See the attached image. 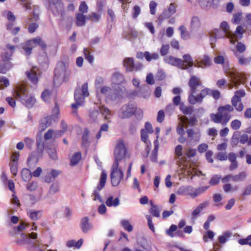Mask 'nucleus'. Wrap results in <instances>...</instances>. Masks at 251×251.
I'll list each match as a JSON object with an SVG mask.
<instances>
[{"label": "nucleus", "instance_id": "obj_1", "mask_svg": "<svg viewBox=\"0 0 251 251\" xmlns=\"http://www.w3.org/2000/svg\"><path fill=\"white\" fill-rule=\"evenodd\" d=\"M245 95L246 93L244 90L236 91L231 100V105L227 104L219 106L217 113L210 115L211 120L215 124L226 126L232 117L230 113L234 111V107L238 112L243 110L244 105L241 102V98Z\"/></svg>", "mask_w": 251, "mask_h": 251}, {"label": "nucleus", "instance_id": "obj_2", "mask_svg": "<svg viewBox=\"0 0 251 251\" xmlns=\"http://www.w3.org/2000/svg\"><path fill=\"white\" fill-rule=\"evenodd\" d=\"M13 95L28 108H32L36 101L34 96L29 94L27 89L24 85H18L14 91Z\"/></svg>", "mask_w": 251, "mask_h": 251}, {"label": "nucleus", "instance_id": "obj_3", "mask_svg": "<svg viewBox=\"0 0 251 251\" xmlns=\"http://www.w3.org/2000/svg\"><path fill=\"white\" fill-rule=\"evenodd\" d=\"M224 72L226 76L230 78V81L232 83V84H228L229 89H231L234 86L237 87L243 82V74L233 67L225 66L224 67Z\"/></svg>", "mask_w": 251, "mask_h": 251}, {"label": "nucleus", "instance_id": "obj_4", "mask_svg": "<svg viewBox=\"0 0 251 251\" xmlns=\"http://www.w3.org/2000/svg\"><path fill=\"white\" fill-rule=\"evenodd\" d=\"M37 46H40L42 50H45L47 47L45 41L40 37L27 40L21 45L25 54L28 56L32 53V49Z\"/></svg>", "mask_w": 251, "mask_h": 251}, {"label": "nucleus", "instance_id": "obj_5", "mask_svg": "<svg viewBox=\"0 0 251 251\" xmlns=\"http://www.w3.org/2000/svg\"><path fill=\"white\" fill-rule=\"evenodd\" d=\"M126 149L124 141L122 139H119L116 141V146L114 151V162L119 164L120 161H122L126 155Z\"/></svg>", "mask_w": 251, "mask_h": 251}, {"label": "nucleus", "instance_id": "obj_6", "mask_svg": "<svg viewBox=\"0 0 251 251\" xmlns=\"http://www.w3.org/2000/svg\"><path fill=\"white\" fill-rule=\"evenodd\" d=\"M124 173L122 171L119 164L117 163H113L111 167V171L110 174V178L111 184L113 186H118L121 179L123 178Z\"/></svg>", "mask_w": 251, "mask_h": 251}, {"label": "nucleus", "instance_id": "obj_7", "mask_svg": "<svg viewBox=\"0 0 251 251\" xmlns=\"http://www.w3.org/2000/svg\"><path fill=\"white\" fill-rule=\"evenodd\" d=\"M99 110H93L90 113V120L93 122L98 120L100 117V113L104 117L105 120H108L111 116L110 110L106 107L102 105L99 107Z\"/></svg>", "mask_w": 251, "mask_h": 251}, {"label": "nucleus", "instance_id": "obj_8", "mask_svg": "<svg viewBox=\"0 0 251 251\" xmlns=\"http://www.w3.org/2000/svg\"><path fill=\"white\" fill-rule=\"evenodd\" d=\"M71 75V71L67 69L63 62H59L54 70L55 79L61 78L64 81H67Z\"/></svg>", "mask_w": 251, "mask_h": 251}, {"label": "nucleus", "instance_id": "obj_9", "mask_svg": "<svg viewBox=\"0 0 251 251\" xmlns=\"http://www.w3.org/2000/svg\"><path fill=\"white\" fill-rule=\"evenodd\" d=\"M137 110L136 106L131 103L125 104L120 108L118 115L122 119L129 118L133 115Z\"/></svg>", "mask_w": 251, "mask_h": 251}, {"label": "nucleus", "instance_id": "obj_10", "mask_svg": "<svg viewBox=\"0 0 251 251\" xmlns=\"http://www.w3.org/2000/svg\"><path fill=\"white\" fill-rule=\"evenodd\" d=\"M188 84L190 88L189 95H194L202 88V83L200 78L196 76L193 75L191 77Z\"/></svg>", "mask_w": 251, "mask_h": 251}, {"label": "nucleus", "instance_id": "obj_11", "mask_svg": "<svg viewBox=\"0 0 251 251\" xmlns=\"http://www.w3.org/2000/svg\"><path fill=\"white\" fill-rule=\"evenodd\" d=\"M211 90L208 88H204L201 90L200 94L195 96L193 95H189L188 101L191 104H195L196 103H201L203 99L206 96L210 95Z\"/></svg>", "mask_w": 251, "mask_h": 251}, {"label": "nucleus", "instance_id": "obj_12", "mask_svg": "<svg viewBox=\"0 0 251 251\" xmlns=\"http://www.w3.org/2000/svg\"><path fill=\"white\" fill-rule=\"evenodd\" d=\"M107 178V174L104 171H102L100 180V183L97 186L96 189L94 191L93 195L95 196L94 201L99 200L100 202L102 201V198L99 193V191H100L104 186Z\"/></svg>", "mask_w": 251, "mask_h": 251}, {"label": "nucleus", "instance_id": "obj_13", "mask_svg": "<svg viewBox=\"0 0 251 251\" xmlns=\"http://www.w3.org/2000/svg\"><path fill=\"white\" fill-rule=\"evenodd\" d=\"M175 154L177 156L176 164L180 168V169H185L184 162L186 160V158L185 156H182V146L181 145H179L176 147Z\"/></svg>", "mask_w": 251, "mask_h": 251}, {"label": "nucleus", "instance_id": "obj_14", "mask_svg": "<svg viewBox=\"0 0 251 251\" xmlns=\"http://www.w3.org/2000/svg\"><path fill=\"white\" fill-rule=\"evenodd\" d=\"M220 28L222 29L224 34L223 35L220 36L217 33L216 34L217 38H222L225 36L230 38V42L231 44H234L235 41L232 39V34L230 32L229 26L226 22L224 21L220 24Z\"/></svg>", "mask_w": 251, "mask_h": 251}, {"label": "nucleus", "instance_id": "obj_15", "mask_svg": "<svg viewBox=\"0 0 251 251\" xmlns=\"http://www.w3.org/2000/svg\"><path fill=\"white\" fill-rule=\"evenodd\" d=\"M164 61L165 63L177 67L181 69L184 68L181 59L175 57L172 55H168L164 57Z\"/></svg>", "mask_w": 251, "mask_h": 251}, {"label": "nucleus", "instance_id": "obj_16", "mask_svg": "<svg viewBox=\"0 0 251 251\" xmlns=\"http://www.w3.org/2000/svg\"><path fill=\"white\" fill-rule=\"evenodd\" d=\"M100 92L111 100H115L118 97L117 93L108 87L104 86L102 87L100 89Z\"/></svg>", "mask_w": 251, "mask_h": 251}, {"label": "nucleus", "instance_id": "obj_17", "mask_svg": "<svg viewBox=\"0 0 251 251\" xmlns=\"http://www.w3.org/2000/svg\"><path fill=\"white\" fill-rule=\"evenodd\" d=\"M80 228L84 233H87L88 231H91L93 227L92 223L89 221L88 217H83L80 222Z\"/></svg>", "mask_w": 251, "mask_h": 251}, {"label": "nucleus", "instance_id": "obj_18", "mask_svg": "<svg viewBox=\"0 0 251 251\" xmlns=\"http://www.w3.org/2000/svg\"><path fill=\"white\" fill-rule=\"evenodd\" d=\"M211 65V60L210 58L204 55L201 60H196L195 61V67L205 68L209 67Z\"/></svg>", "mask_w": 251, "mask_h": 251}, {"label": "nucleus", "instance_id": "obj_19", "mask_svg": "<svg viewBox=\"0 0 251 251\" xmlns=\"http://www.w3.org/2000/svg\"><path fill=\"white\" fill-rule=\"evenodd\" d=\"M176 11V6L175 3H171L168 8L167 10H165L162 14L160 16L159 19L163 20L165 19L170 18L173 15Z\"/></svg>", "mask_w": 251, "mask_h": 251}, {"label": "nucleus", "instance_id": "obj_20", "mask_svg": "<svg viewBox=\"0 0 251 251\" xmlns=\"http://www.w3.org/2000/svg\"><path fill=\"white\" fill-rule=\"evenodd\" d=\"M52 124V118L51 117H47L41 120L39 126V130L40 132L44 131L48 126Z\"/></svg>", "mask_w": 251, "mask_h": 251}, {"label": "nucleus", "instance_id": "obj_21", "mask_svg": "<svg viewBox=\"0 0 251 251\" xmlns=\"http://www.w3.org/2000/svg\"><path fill=\"white\" fill-rule=\"evenodd\" d=\"M26 75L28 79L34 84H36L38 79L37 76L36 68L32 67L31 69L26 72Z\"/></svg>", "mask_w": 251, "mask_h": 251}, {"label": "nucleus", "instance_id": "obj_22", "mask_svg": "<svg viewBox=\"0 0 251 251\" xmlns=\"http://www.w3.org/2000/svg\"><path fill=\"white\" fill-rule=\"evenodd\" d=\"M182 58V64L184 66V68L182 70L188 69L189 67H191L194 65L193 59L191 55L189 54H184L183 55Z\"/></svg>", "mask_w": 251, "mask_h": 251}, {"label": "nucleus", "instance_id": "obj_23", "mask_svg": "<svg viewBox=\"0 0 251 251\" xmlns=\"http://www.w3.org/2000/svg\"><path fill=\"white\" fill-rule=\"evenodd\" d=\"M39 160V157L37 153L33 152L29 156L27 159V165L30 168L34 167Z\"/></svg>", "mask_w": 251, "mask_h": 251}, {"label": "nucleus", "instance_id": "obj_24", "mask_svg": "<svg viewBox=\"0 0 251 251\" xmlns=\"http://www.w3.org/2000/svg\"><path fill=\"white\" fill-rule=\"evenodd\" d=\"M201 5L203 8H206L208 7L213 6V7H216L220 0H199Z\"/></svg>", "mask_w": 251, "mask_h": 251}, {"label": "nucleus", "instance_id": "obj_25", "mask_svg": "<svg viewBox=\"0 0 251 251\" xmlns=\"http://www.w3.org/2000/svg\"><path fill=\"white\" fill-rule=\"evenodd\" d=\"M27 214L31 220L33 221H37L41 217L42 215V212L41 210L35 211L34 210L29 209L27 211Z\"/></svg>", "mask_w": 251, "mask_h": 251}, {"label": "nucleus", "instance_id": "obj_26", "mask_svg": "<svg viewBox=\"0 0 251 251\" xmlns=\"http://www.w3.org/2000/svg\"><path fill=\"white\" fill-rule=\"evenodd\" d=\"M75 18V25L77 26H84L86 24V20L88 19L85 15L80 13L76 14Z\"/></svg>", "mask_w": 251, "mask_h": 251}, {"label": "nucleus", "instance_id": "obj_27", "mask_svg": "<svg viewBox=\"0 0 251 251\" xmlns=\"http://www.w3.org/2000/svg\"><path fill=\"white\" fill-rule=\"evenodd\" d=\"M61 172L58 170H52L50 174L47 175L45 177V181L47 183H50L53 181L54 179L58 176Z\"/></svg>", "mask_w": 251, "mask_h": 251}, {"label": "nucleus", "instance_id": "obj_28", "mask_svg": "<svg viewBox=\"0 0 251 251\" xmlns=\"http://www.w3.org/2000/svg\"><path fill=\"white\" fill-rule=\"evenodd\" d=\"M209 204L208 201L200 203L199 206L192 212V215L193 219H196L202 211L203 208L207 207Z\"/></svg>", "mask_w": 251, "mask_h": 251}, {"label": "nucleus", "instance_id": "obj_29", "mask_svg": "<svg viewBox=\"0 0 251 251\" xmlns=\"http://www.w3.org/2000/svg\"><path fill=\"white\" fill-rule=\"evenodd\" d=\"M124 65L128 72H131L134 70V63L133 58L131 57L125 58L124 61Z\"/></svg>", "mask_w": 251, "mask_h": 251}, {"label": "nucleus", "instance_id": "obj_30", "mask_svg": "<svg viewBox=\"0 0 251 251\" xmlns=\"http://www.w3.org/2000/svg\"><path fill=\"white\" fill-rule=\"evenodd\" d=\"M232 232L230 231H226L219 236L218 238L219 242L221 244H224L232 236Z\"/></svg>", "mask_w": 251, "mask_h": 251}, {"label": "nucleus", "instance_id": "obj_31", "mask_svg": "<svg viewBox=\"0 0 251 251\" xmlns=\"http://www.w3.org/2000/svg\"><path fill=\"white\" fill-rule=\"evenodd\" d=\"M188 138L192 140L194 137L199 139L201 137V133L199 130H195L194 129L189 128L186 130Z\"/></svg>", "mask_w": 251, "mask_h": 251}, {"label": "nucleus", "instance_id": "obj_32", "mask_svg": "<svg viewBox=\"0 0 251 251\" xmlns=\"http://www.w3.org/2000/svg\"><path fill=\"white\" fill-rule=\"evenodd\" d=\"M200 26L201 23L199 18L197 16L193 17L191 19L190 25L191 31H194L198 29Z\"/></svg>", "mask_w": 251, "mask_h": 251}, {"label": "nucleus", "instance_id": "obj_33", "mask_svg": "<svg viewBox=\"0 0 251 251\" xmlns=\"http://www.w3.org/2000/svg\"><path fill=\"white\" fill-rule=\"evenodd\" d=\"M105 203L108 207H116L119 205L120 200L118 198L114 199L112 196H111L107 199Z\"/></svg>", "mask_w": 251, "mask_h": 251}, {"label": "nucleus", "instance_id": "obj_34", "mask_svg": "<svg viewBox=\"0 0 251 251\" xmlns=\"http://www.w3.org/2000/svg\"><path fill=\"white\" fill-rule=\"evenodd\" d=\"M75 99L78 103H83L84 102L85 97L83 96V94L81 93L80 88H77L75 92Z\"/></svg>", "mask_w": 251, "mask_h": 251}, {"label": "nucleus", "instance_id": "obj_35", "mask_svg": "<svg viewBox=\"0 0 251 251\" xmlns=\"http://www.w3.org/2000/svg\"><path fill=\"white\" fill-rule=\"evenodd\" d=\"M12 67L11 64L8 61H2L0 62V73L5 74Z\"/></svg>", "mask_w": 251, "mask_h": 251}, {"label": "nucleus", "instance_id": "obj_36", "mask_svg": "<svg viewBox=\"0 0 251 251\" xmlns=\"http://www.w3.org/2000/svg\"><path fill=\"white\" fill-rule=\"evenodd\" d=\"M154 148L151 156V159L153 162H156L157 158V152L159 148V144L157 140H155L154 142Z\"/></svg>", "mask_w": 251, "mask_h": 251}, {"label": "nucleus", "instance_id": "obj_37", "mask_svg": "<svg viewBox=\"0 0 251 251\" xmlns=\"http://www.w3.org/2000/svg\"><path fill=\"white\" fill-rule=\"evenodd\" d=\"M21 176L22 179L25 181L29 180L32 177L31 172L27 168H24L22 170Z\"/></svg>", "mask_w": 251, "mask_h": 251}, {"label": "nucleus", "instance_id": "obj_38", "mask_svg": "<svg viewBox=\"0 0 251 251\" xmlns=\"http://www.w3.org/2000/svg\"><path fill=\"white\" fill-rule=\"evenodd\" d=\"M246 173L245 172H242L238 175H232V180L234 182L242 181L246 179Z\"/></svg>", "mask_w": 251, "mask_h": 251}, {"label": "nucleus", "instance_id": "obj_39", "mask_svg": "<svg viewBox=\"0 0 251 251\" xmlns=\"http://www.w3.org/2000/svg\"><path fill=\"white\" fill-rule=\"evenodd\" d=\"M145 59L148 62L157 60L159 58V54L156 52L150 53L149 51H145Z\"/></svg>", "mask_w": 251, "mask_h": 251}, {"label": "nucleus", "instance_id": "obj_40", "mask_svg": "<svg viewBox=\"0 0 251 251\" xmlns=\"http://www.w3.org/2000/svg\"><path fill=\"white\" fill-rule=\"evenodd\" d=\"M81 158V154L80 152L75 153L71 159V165L75 166L78 163Z\"/></svg>", "mask_w": 251, "mask_h": 251}, {"label": "nucleus", "instance_id": "obj_41", "mask_svg": "<svg viewBox=\"0 0 251 251\" xmlns=\"http://www.w3.org/2000/svg\"><path fill=\"white\" fill-rule=\"evenodd\" d=\"M89 131L87 128L84 130L82 137V145L84 147H87L89 145L88 137Z\"/></svg>", "mask_w": 251, "mask_h": 251}, {"label": "nucleus", "instance_id": "obj_42", "mask_svg": "<svg viewBox=\"0 0 251 251\" xmlns=\"http://www.w3.org/2000/svg\"><path fill=\"white\" fill-rule=\"evenodd\" d=\"M208 186H202L197 189L195 188V192L191 194V198H195L199 195L204 193L208 188Z\"/></svg>", "mask_w": 251, "mask_h": 251}, {"label": "nucleus", "instance_id": "obj_43", "mask_svg": "<svg viewBox=\"0 0 251 251\" xmlns=\"http://www.w3.org/2000/svg\"><path fill=\"white\" fill-rule=\"evenodd\" d=\"M179 30L180 31L181 37L184 40H187L190 37V34L187 31L185 27L181 25L179 27Z\"/></svg>", "mask_w": 251, "mask_h": 251}, {"label": "nucleus", "instance_id": "obj_44", "mask_svg": "<svg viewBox=\"0 0 251 251\" xmlns=\"http://www.w3.org/2000/svg\"><path fill=\"white\" fill-rule=\"evenodd\" d=\"M150 212L151 215L156 217L160 216V210L156 205L153 204L151 202V207L150 209Z\"/></svg>", "mask_w": 251, "mask_h": 251}, {"label": "nucleus", "instance_id": "obj_45", "mask_svg": "<svg viewBox=\"0 0 251 251\" xmlns=\"http://www.w3.org/2000/svg\"><path fill=\"white\" fill-rule=\"evenodd\" d=\"M245 31V30L242 26H238L235 31V34H232V39H233L234 36H236V38H242L243 37L242 34Z\"/></svg>", "mask_w": 251, "mask_h": 251}, {"label": "nucleus", "instance_id": "obj_46", "mask_svg": "<svg viewBox=\"0 0 251 251\" xmlns=\"http://www.w3.org/2000/svg\"><path fill=\"white\" fill-rule=\"evenodd\" d=\"M121 224L125 229L128 232H131L133 230V226H131L129 222L127 220H122L121 221Z\"/></svg>", "mask_w": 251, "mask_h": 251}, {"label": "nucleus", "instance_id": "obj_47", "mask_svg": "<svg viewBox=\"0 0 251 251\" xmlns=\"http://www.w3.org/2000/svg\"><path fill=\"white\" fill-rule=\"evenodd\" d=\"M215 235V233L211 231L208 230L204 234L203 236V240L205 242H207L208 241V239H209L210 240H212L214 238V237Z\"/></svg>", "mask_w": 251, "mask_h": 251}, {"label": "nucleus", "instance_id": "obj_48", "mask_svg": "<svg viewBox=\"0 0 251 251\" xmlns=\"http://www.w3.org/2000/svg\"><path fill=\"white\" fill-rule=\"evenodd\" d=\"M112 79L115 84H120L123 82L124 78L121 74L116 73L113 75Z\"/></svg>", "mask_w": 251, "mask_h": 251}, {"label": "nucleus", "instance_id": "obj_49", "mask_svg": "<svg viewBox=\"0 0 251 251\" xmlns=\"http://www.w3.org/2000/svg\"><path fill=\"white\" fill-rule=\"evenodd\" d=\"M180 109L184 114H191L193 112V107L191 106H187L184 104H181L180 107Z\"/></svg>", "mask_w": 251, "mask_h": 251}, {"label": "nucleus", "instance_id": "obj_50", "mask_svg": "<svg viewBox=\"0 0 251 251\" xmlns=\"http://www.w3.org/2000/svg\"><path fill=\"white\" fill-rule=\"evenodd\" d=\"M238 61L240 65H246L249 64L251 61V57L245 58L243 56H239L238 57Z\"/></svg>", "mask_w": 251, "mask_h": 251}, {"label": "nucleus", "instance_id": "obj_51", "mask_svg": "<svg viewBox=\"0 0 251 251\" xmlns=\"http://www.w3.org/2000/svg\"><path fill=\"white\" fill-rule=\"evenodd\" d=\"M230 126L232 129L238 130L241 126V122L239 120H234L231 122Z\"/></svg>", "mask_w": 251, "mask_h": 251}, {"label": "nucleus", "instance_id": "obj_52", "mask_svg": "<svg viewBox=\"0 0 251 251\" xmlns=\"http://www.w3.org/2000/svg\"><path fill=\"white\" fill-rule=\"evenodd\" d=\"M223 188L226 193H228L230 191H236L238 189V186H236L233 187L229 183L226 184L224 185Z\"/></svg>", "mask_w": 251, "mask_h": 251}, {"label": "nucleus", "instance_id": "obj_53", "mask_svg": "<svg viewBox=\"0 0 251 251\" xmlns=\"http://www.w3.org/2000/svg\"><path fill=\"white\" fill-rule=\"evenodd\" d=\"M216 158L220 161H225L227 159V155L226 152H219L216 155Z\"/></svg>", "mask_w": 251, "mask_h": 251}, {"label": "nucleus", "instance_id": "obj_54", "mask_svg": "<svg viewBox=\"0 0 251 251\" xmlns=\"http://www.w3.org/2000/svg\"><path fill=\"white\" fill-rule=\"evenodd\" d=\"M242 18V12H238L233 15L232 23L238 24Z\"/></svg>", "mask_w": 251, "mask_h": 251}, {"label": "nucleus", "instance_id": "obj_55", "mask_svg": "<svg viewBox=\"0 0 251 251\" xmlns=\"http://www.w3.org/2000/svg\"><path fill=\"white\" fill-rule=\"evenodd\" d=\"M48 154L50 157L54 160H56L57 158V152L55 149L50 148L48 150Z\"/></svg>", "mask_w": 251, "mask_h": 251}, {"label": "nucleus", "instance_id": "obj_56", "mask_svg": "<svg viewBox=\"0 0 251 251\" xmlns=\"http://www.w3.org/2000/svg\"><path fill=\"white\" fill-rule=\"evenodd\" d=\"M100 18V15L96 13H93L89 15L87 17V19L91 20L93 22H98L99 21Z\"/></svg>", "mask_w": 251, "mask_h": 251}, {"label": "nucleus", "instance_id": "obj_57", "mask_svg": "<svg viewBox=\"0 0 251 251\" xmlns=\"http://www.w3.org/2000/svg\"><path fill=\"white\" fill-rule=\"evenodd\" d=\"M170 46L169 45H163L160 50V52L161 55L164 56L168 54Z\"/></svg>", "mask_w": 251, "mask_h": 251}, {"label": "nucleus", "instance_id": "obj_58", "mask_svg": "<svg viewBox=\"0 0 251 251\" xmlns=\"http://www.w3.org/2000/svg\"><path fill=\"white\" fill-rule=\"evenodd\" d=\"M177 229V226L174 225H172L170 227L169 229L166 230V233L168 235L171 237L174 236L173 232L176 231Z\"/></svg>", "mask_w": 251, "mask_h": 251}, {"label": "nucleus", "instance_id": "obj_59", "mask_svg": "<svg viewBox=\"0 0 251 251\" xmlns=\"http://www.w3.org/2000/svg\"><path fill=\"white\" fill-rule=\"evenodd\" d=\"M221 176L218 175H215L213 176L210 180L209 183L211 185H215L219 183Z\"/></svg>", "mask_w": 251, "mask_h": 251}, {"label": "nucleus", "instance_id": "obj_60", "mask_svg": "<svg viewBox=\"0 0 251 251\" xmlns=\"http://www.w3.org/2000/svg\"><path fill=\"white\" fill-rule=\"evenodd\" d=\"M59 185L57 184H52L50 188L49 193L51 194H54L59 191Z\"/></svg>", "mask_w": 251, "mask_h": 251}, {"label": "nucleus", "instance_id": "obj_61", "mask_svg": "<svg viewBox=\"0 0 251 251\" xmlns=\"http://www.w3.org/2000/svg\"><path fill=\"white\" fill-rule=\"evenodd\" d=\"M80 91L84 97H88L89 96V93L88 91V84L87 83H85L82 85Z\"/></svg>", "mask_w": 251, "mask_h": 251}, {"label": "nucleus", "instance_id": "obj_62", "mask_svg": "<svg viewBox=\"0 0 251 251\" xmlns=\"http://www.w3.org/2000/svg\"><path fill=\"white\" fill-rule=\"evenodd\" d=\"M88 8V7L86 3L84 1H82L79 5V11L81 12L80 13H85L87 12Z\"/></svg>", "mask_w": 251, "mask_h": 251}, {"label": "nucleus", "instance_id": "obj_63", "mask_svg": "<svg viewBox=\"0 0 251 251\" xmlns=\"http://www.w3.org/2000/svg\"><path fill=\"white\" fill-rule=\"evenodd\" d=\"M50 93L49 90H45L42 94L41 98L44 101H48L50 98Z\"/></svg>", "mask_w": 251, "mask_h": 251}, {"label": "nucleus", "instance_id": "obj_64", "mask_svg": "<svg viewBox=\"0 0 251 251\" xmlns=\"http://www.w3.org/2000/svg\"><path fill=\"white\" fill-rule=\"evenodd\" d=\"M148 132L146 130L141 129V137L142 141L144 142L147 143L148 139Z\"/></svg>", "mask_w": 251, "mask_h": 251}]
</instances>
